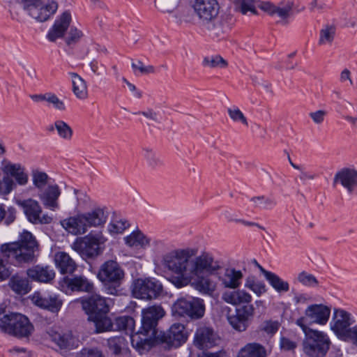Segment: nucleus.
<instances>
[{"mask_svg": "<svg viewBox=\"0 0 357 357\" xmlns=\"http://www.w3.org/2000/svg\"><path fill=\"white\" fill-rule=\"evenodd\" d=\"M197 251L192 248H176L162 255V265L176 275L170 280L176 287L187 286L200 274L213 275L221 269L220 261L211 252L204 251L197 255Z\"/></svg>", "mask_w": 357, "mask_h": 357, "instance_id": "f257e3e1", "label": "nucleus"}, {"mask_svg": "<svg viewBox=\"0 0 357 357\" xmlns=\"http://www.w3.org/2000/svg\"><path fill=\"white\" fill-rule=\"evenodd\" d=\"M222 299L225 303L236 306L245 304L236 309V314L227 317V320L231 326L239 332L245 331L249 320L254 316L255 307L250 304L252 301V296L244 289L236 291H225L222 294Z\"/></svg>", "mask_w": 357, "mask_h": 357, "instance_id": "f03ea898", "label": "nucleus"}, {"mask_svg": "<svg viewBox=\"0 0 357 357\" xmlns=\"http://www.w3.org/2000/svg\"><path fill=\"white\" fill-rule=\"evenodd\" d=\"M0 250L5 257L17 264H29L36 259L39 244L31 232L24 230L18 241L1 245Z\"/></svg>", "mask_w": 357, "mask_h": 357, "instance_id": "7ed1b4c3", "label": "nucleus"}, {"mask_svg": "<svg viewBox=\"0 0 357 357\" xmlns=\"http://www.w3.org/2000/svg\"><path fill=\"white\" fill-rule=\"evenodd\" d=\"M108 213L105 207H95L89 211L78 213L61 221V225L74 235L85 234L91 227L103 226L107 222Z\"/></svg>", "mask_w": 357, "mask_h": 357, "instance_id": "20e7f679", "label": "nucleus"}, {"mask_svg": "<svg viewBox=\"0 0 357 357\" xmlns=\"http://www.w3.org/2000/svg\"><path fill=\"white\" fill-rule=\"evenodd\" d=\"M305 333L303 342L304 353L310 357H324L330 349L331 342L328 335L322 331L309 328L305 324V318L300 317L296 321Z\"/></svg>", "mask_w": 357, "mask_h": 357, "instance_id": "39448f33", "label": "nucleus"}, {"mask_svg": "<svg viewBox=\"0 0 357 357\" xmlns=\"http://www.w3.org/2000/svg\"><path fill=\"white\" fill-rule=\"evenodd\" d=\"M1 170L3 173L0 178V196L8 195L17 186H24L29 182V175L24 166L13 163L7 160L2 161Z\"/></svg>", "mask_w": 357, "mask_h": 357, "instance_id": "423d86ee", "label": "nucleus"}, {"mask_svg": "<svg viewBox=\"0 0 357 357\" xmlns=\"http://www.w3.org/2000/svg\"><path fill=\"white\" fill-rule=\"evenodd\" d=\"M125 271L116 260H107L100 267L97 278L102 283L107 294L119 296L125 278Z\"/></svg>", "mask_w": 357, "mask_h": 357, "instance_id": "0eeeda50", "label": "nucleus"}, {"mask_svg": "<svg viewBox=\"0 0 357 357\" xmlns=\"http://www.w3.org/2000/svg\"><path fill=\"white\" fill-rule=\"evenodd\" d=\"M10 3L19 6L29 17L39 22L47 21L59 8L55 0H10Z\"/></svg>", "mask_w": 357, "mask_h": 357, "instance_id": "6e6552de", "label": "nucleus"}, {"mask_svg": "<svg viewBox=\"0 0 357 357\" xmlns=\"http://www.w3.org/2000/svg\"><path fill=\"white\" fill-rule=\"evenodd\" d=\"M0 328L17 338H28L34 331L29 319L19 313L4 314L0 318Z\"/></svg>", "mask_w": 357, "mask_h": 357, "instance_id": "1a4fd4ad", "label": "nucleus"}, {"mask_svg": "<svg viewBox=\"0 0 357 357\" xmlns=\"http://www.w3.org/2000/svg\"><path fill=\"white\" fill-rule=\"evenodd\" d=\"M107 238L102 232H91L83 238L77 239L71 248L84 258H94L100 255L103 250L101 245L104 244Z\"/></svg>", "mask_w": 357, "mask_h": 357, "instance_id": "9d476101", "label": "nucleus"}, {"mask_svg": "<svg viewBox=\"0 0 357 357\" xmlns=\"http://www.w3.org/2000/svg\"><path fill=\"white\" fill-rule=\"evenodd\" d=\"M204 312V302L199 298H180L172 306V313L174 316L188 318L192 320L202 318Z\"/></svg>", "mask_w": 357, "mask_h": 357, "instance_id": "9b49d317", "label": "nucleus"}, {"mask_svg": "<svg viewBox=\"0 0 357 357\" xmlns=\"http://www.w3.org/2000/svg\"><path fill=\"white\" fill-rule=\"evenodd\" d=\"M188 334L185 326L182 324H172L165 332L158 331L151 341V345L153 344H163L169 349L177 348L185 342Z\"/></svg>", "mask_w": 357, "mask_h": 357, "instance_id": "f8f14e48", "label": "nucleus"}, {"mask_svg": "<svg viewBox=\"0 0 357 357\" xmlns=\"http://www.w3.org/2000/svg\"><path fill=\"white\" fill-rule=\"evenodd\" d=\"M165 314L164 309L160 305H153L144 308L142 311V326L138 333L144 335L151 341L158 333L156 328L158 321ZM151 344V342H149Z\"/></svg>", "mask_w": 357, "mask_h": 357, "instance_id": "ddd939ff", "label": "nucleus"}, {"mask_svg": "<svg viewBox=\"0 0 357 357\" xmlns=\"http://www.w3.org/2000/svg\"><path fill=\"white\" fill-rule=\"evenodd\" d=\"M163 287L160 281L153 278H149L135 280L133 283L132 292L137 298L152 300L160 296Z\"/></svg>", "mask_w": 357, "mask_h": 357, "instance_id": "4468645a", "label": "nucleus"}, {"mask_svg": "<svg viewBox=\"0 0 357 357\" xmlns=\"http://www.w3.org/2000/svg\"><path fill=\"white\" fill-rule=\"evenodd\" d=\"M18 204L22 208L26 218L33 225H49L53 222V217L43 213L39 202L33 199L20 201Z\"/></svg>", "mask_w": 357, "mask_h": 357, "instance_id": "2eb2a0df", "label": "nucleus"}, {"mask_svg": "<svg viewBox=\"0 0 357 357\" xmlns=\"http://www.w3.org/2000/svg\"><path fill=\"white\" fill-rule=\"evenodd\" d=\"M135 324L134 319L130 316L118 317L114 319V331H123L126 334H130L132 346L138 349H145L146 346L150 347V340L147 338L140 339L138 333L132 335Z\"/></svg>", "mask_w": 357, "mask_h": 357, "instance_id": "dca6fc26", "label": "nucleus"}, {"mask_svg": "<svg viewBox=\"0 0 357 357\" xmlns=\"http://www.w3.org/2000/svg\"><path fill=\"white\" fill-rule=\"evenodd\" d=\"M354 322V320L349 312L342 309L335 308L331 329L340 340H343Z\"/></svg>", "mask_w": 357, "mask_h": 357, "instance_id": "f3484780", "label": "nucleus"}, {"mask_svg": "<svg viewBox=\"0 0 357 357\" xmlns=\"http://www.w3.org/2000/svg\"><path fill=\"white\" fill-rule=\"evenodd\" d=\"M257 7L270 15H277L281 19L282 24H287L291 17L294 3L291 1H281L275 5L270 1H262L257 3Z\"/></svg>", "mask_w": 357, "mask_h": 357, "instance_id": "a211bd4d", "label": "nucleus"}, {"mask_svg": "<svg viewBox=\"0 0 357 357\" xmlns=\"http://www.w3.org/2000/svg\"><path fill=\"white\" fill-rule=\"evenodd\" d=\"M82 305L85 312L89 314V319L98 315L107 314L109 311L106 298L99 294H93L83 299Z\"/></svg>", "mask_w": 357, "mask_h": 357, "instance_id": "6ab92c4d", "label": "nucleus"}, {"mask_svg": "<svg viewBox=\"0 0 357 357\" xmlns=\"http://www.w3.org/2000/svg\"><path fill=\"white\" fill-rule=\"evenodd\" d=\"M193 8L201 20L209 22L218 16L219 5L216 0H195Z\"/></svg>", "mask_w": 357, "mask_h": 357, "instance_id": "aec40b11", "label": "nucleus"}, {"mask_svg": "<svg viewBox=\"0 0 357 357\" xmlns=\"http://www.w3.org/2000/svg\"><path fill=\"white\" fill-rule=\"evenodd\" d=\"M71 22L72 15L70 11L65 10L55 20L47 34V38L50 42H55L57 39L63 38Z\"/></svg>", "mask_w": 357, "mask_h": 357, "instance_id": "412c9836", "label": "nucleus"}, {"mask_svg": "<svg viewBox=\"0 0 357 357\" xmlns=\"http://www.w3.org/2000/svg\"><path fill=\"white\" fill-rule=\"evenodd\" d=\"M340 183L349 194L357 189V169L354 167H343L337 171L333 178V184Z\"/></svg>", "mask_w": 357, "mask_h": 357, "instance_id": "4be33fe9", "label": "nucleus"}, {"mask_svg": "<svg viewBox=\"0 0 357 357\" xmlns=\"http://www.w3.org/2000/svg\"><path fill=\"white\" fill-rule=\"evenodd\" d=\"M331 308L323 304H312L305 310V324L308 319L310 324L325 325L330 317Z\"/></svg>", "mask_w": 357, "mask_h": 357, "instance_id": "5701e85b", "label": "nucleus"}, {"mask_svg": "<svg viewBox=\"0 0 357 357\" xmlns=\"http://www.w3.org/2000/svg\"><path fill=\"white\" fill-rule=\"evenodd\" d=\"M61 193L59 185L54 184L40 190L38 196L45 208L54 211L59 208L58 201Z\"/></svg>", "mask_w": 357, "mask_h": 357, "instance_id": "b1692460", "label": "nucleus"}, {"mask_svg": "<svg viewBox=\"0 0 357 357\" xmlns=\"http://www.w3.org/2000/svg\"><path fill=\"white\" fill-rule=\"evenodd\" d=\"M243 278V272L232 267L225 268L224 273L218 276L221 285L224 288L234 289L233 291L239 289Z\"/></svg>", "mask_w": 357, "mask_h": 357, "instance_id": "393cba45", "label": "nucleus"}, {"mask_svg": "<svg viewBox=\"0 0 357 357\" xmlns=\"http://www.w3.org/2000/svg\"><path fill=\"white\" fill-rule=\"evenodd\" d=\"M31 301L36 305L52 312H58L63 304L56 295L42 296L38 292L33 295Z\"/></svg>", "mask_w": 357, "mask_h": 357, "instance_id": "a878e982", "label": "nucleus"}, {"mask_svg": "<svg viewBox=\"0 0 357 357\" xmlns=\"http://www.w3.org/2000/svg\"><path fill=\"white\" fill-rule=\"evenodd\" d=\"M27 276L40 282H50L55 277L54 271L49 266L36 265L26 270Z\"/></svg>", "mask_w": 357, "mask_h": 357, "instance_id": "bb28decb", "label": "nucleus"}, {"mask_svg": "<svg viewBox=\"0 0 357 357\" xmlns=\"http://www.w3.org/2000/svg\"><path fill=\"white\" fill-rule=\"evenodd\" d=\"M216 337L212 329L200 328L195 335L194 344L199 349H206L215 344Z\"/></svg>", "mask_w": 357, "mask_h": 357, "instance_id": "cd10ccee", "label": "nucleus"}, {"mask_svg": "<svg viewBox=\"0 0 357 357\" xmlns=\"http://www.w3.org/2000/svg\"><path fill=\"white\" fill-rule=\"evenodd\" d=\"M200 274L192 280V286L202 294L212 296L217 289V282L208 276Z\"/></svg>", "mask_w": 357, "mask_h": 357, "instance_id": "c85d7f7f", "label": "nucleus"}, {"mask_svg": "<svg viewBox=\"0 0 357 357\" xmlns=\"http://www.w3.org/2000/svg\"><path fill=\"white\" fill-rule=\"evenodd\" d=\"M56 267L62 274H72L77 268L75 261L64 252H59L54 256Z\"/></svg>", "mask_w": 357, "mask_h": 357, "instance_id": "c756f323", "label": "nucleus"}, {"mask_svg": "<svg viewBox=\"0 0 357 357\" xmlns=\"http://www.w3.org/2000/svg\"><path fill=\"white\" fill-rule=\"evenodd\" d=\"M72 91L75 97L79 100H85L88 98V87L86 81L77 73L70 72Z\"/></svg>", "mask_w": 357, "mask_h": 357, "instance_id": "7c9ffc66", "label": "nucleus"}, {"mask_svg": "<svg viewBox=\"0 0 357 357\" xmlns=\"http://www.w3.org/2000/svg\"><path fill=\"white\" fill-rule=\"evenodd\" d=\"M266 348L259 343L252 342L246 344L238 352L236 357H266Z\"/></svg>", "mask_w": 357, "mask_h": 357, "instance_id": "2f4dec72", "label": "nucleus"}, {"mask_svg": "<svg viewBox=\"0 0 357 357\" xmlns=\"http://www.w3.org/2000/svg\"><path fill=\"white\" fill-rule=\"evenodd\" d=\"M49 338L55 342L61 349H72L75 346V340L71 333L61 334L50 330L47 332Z\"/></svg>", "mask_w": 357, "mask_h": 357, "instance_id": "473e14b6", "label": "nucleus"}, {"mask_svg": "<svg viewBox=\"0 0 357 357\" xmlns=\"http://www.w3.org/2000/svg\"><path fill=\"white\" fill-rule=\"evenodd\" d=\"M8 285L16 294L22 295L26 294L31 289L29 280L19 275H13L10 279Z\"/></svg>", "mask_w": 357, "mask_h": 357, "instance_id": "72a5a7b5", "label": "nucleus"}, {"mask_svg": "<svg viewBox=\"0 0 357 357\" xmlns=\"http://www.w3.org/2000/svg\"><path fill=\"white\" fill-rule=\"evenodd\" d=\"M68 287L73 291L91 292L93 284L84 276H76L68 280Z\"/></svg>", "mask_w": 357, "mask_h": 357, "instance_id": "f704fd0d", "label": "nucleus"}, {"mask_svg": "<svg viewBox=\"0 0 357 357\" xmlns=\"http://www.w3.org/2000/svg\"><path fill=\"white\" fill-rule=\"evenodd\" d=\"M336 27L333 24H325L319 31L318 45L319 46L331 45L335 39Z\"/></svg>", "mask_w": 357, "mask_h": 357, "instance_id": "c9c22d12", "label": "nucleus"}, {"mask_svg": "<svg viewBox=\"0 0 357 357\" xmlns=\"http://www.w3.org/2000/svg\"><path fill=\"white\" fill-rule=\"evenodd\" d=\"M126 245L130 247L145 248L150 243V239L139 230L134 231L124 238Z\"/></svg>", "mask_w": 357, "mask_h": 357, "instance_id": "e433bc0d", "label": "nucleus"}, {"mask_svg": "<svg viewBox=\"0 0 357 357\" xmlns=\"http://www.w3.org/2000/svg\"><path fill=\"white\" fill-rule=\"evenodd\" d=\"M89 320L94 322L96 332L98 333L114 331V321H112L106 314L98 315Z\"/></svg>", "mask_w": 357, "mask_h": 357, "instance_id": "4c0bfd02", "label": "nucleus"}, {"mask_svg": "<svg viewBox=\"0 0 357 357\" xmlns=\"http://www.w3.org/2000/svg\"><path fill=\"white\" fill-rule=\"evenodd\" d=\"M269 284L278 293H285L289 291V284L287 281L282 280L277 274L270 272L265 278Z\"/></svg>", "mask_w": 357, "mask_h": 357, "instance_id": "58836bf2", "label": "nucleus"}, {"mask_svg": "<svg viewBox=\"0 0 357 357\" xmlns=\"http://www.w3.org/2000/svg\"><path fill=\"white\" fill-rule=\"evenodd\" d=\"M244 287L253 291L257 296H260L267 291L265 283L257 280L254 275H249L245 278Z\"/></svg>", "mask_w": 357, "mask_h": 357, "instance_id": "ea45409f", "label": "nucleus"}, {"mask_svg": "<svg viewBox=\"0 0 357 357\" xmlns=\"http://www.w3.org/2000/svg\"><path fill=\"white\" fill-rule=\"evenodd\" d=\"M227 112L230 120L235 123H240L245 127L248 126V121L245 115L236 105H231L227 108Z\"/></svg>", "mask_w": 357, "mask_h": 357, "instance_id": "a19ab883", "label": "nucleus"}, {"mask_svg": "<svg viewBox=\"0 0 357 357\" xmlns=\"http://www.w3.org/2000/svg\"><path fill=\"white\" fill-rule=\"evenodd\" d=\"M202 64L204 66L211 68L223 69L228 66L227 61L218 54L204 57Z\"/></svg>", "mask_w": 357, "mask_h": 357, "instance_id": "79ce46f5", "label": "nucleus"}, {"mask_svg": "<svg viewBox=\"0 0 357 357\" xmlns=\"http://www.w3.org/2000/svg\"><path fill=\"white\" fill-rule=\"evenodd\" d=\"M54 127L58 135L64 140H70L73 131L70 126L63 121L57 120L54 122Z\"/></svg>", "mask_w": 357, "mask_h": 357, "instance_id": "37998d69", "label": "nucleus"}, {"mask_svg": "<svg viewBox=\"0 0 357 357\" xmlns=\"http://www.w3.org/2000/svg\"><path fill=\"white\" fill-rule=\"evenodd\" d=\"M33 185L38 190H42L47 184L49 176L44 172L33 170L31 173Z\"/></svg>", "mask_w": 357, "mask_h": 357, "instance_id": "c03bdc74", "label": "nucleus"}, {"mask_svg": "<svg viewBox=\"0 0 357 357\" xmlns=\"http://www.w3.org/2000/svg\"><path fill=\"white\" fill-rule=\"evenodd\" d=\"M296 280L300 284L305 287H316L319 285V282L316 277L305 271L298 274Z\"/></svg>", "mask_w": 357, "mask_h": 357, "instance_id": "a18cd8bd", "label": "nucleus"}, {"mask_svg": "<svg viewBox=\"0 0 357 357\" xmlns=\"http://www.w3.org/2000/svg\"><path fill=\"white\" fill-rule=\"evenodd\" d=\"M143 155L147 164L151 167H155L162 163L160 155L151 148H144Z\"/></svg>", "mask_w": 357, "mask_h": 357, "instance_id": "49530a36", "label": "nucleus"}, {"mask_svg": "<svg viewBox=\"0 0 357 357\" xmlns=\"http://www.w3.org/2000/svg\"><path fill=\"white\" fill-rule=\"evenodd\" d=\"M17 217V210L13 206L8 207L5 210L3 204H0V222L4 220L5 224L10 225L13 223Z\"/></svg>", "mask_w": 357, "mask_h": 357, "instance_id": "de8ad7c7", "label": "nucleus"}, {"mask_svg": "<svg viewBox=\"0 0 357 357\" xmlns=\"http://www.w3.org/2000/svg\"><path fill=\"white\" fill-rule=\"evenodd\" d=\"M83 35L81 30L73 26L70 28L67 36L65 38V42L68 46L75 45L79 41Z\"/></svg>", "mask_w": 357, "mask_h": 357, "instance_id": "09e8293b", "label": "nucleus"}, {"mask_svg": "<svg viewBox=\"0 0 357 357\" xmlns=\"http://www.w3.org/2000/svg\"><path fill=\"white\" fill-rule=\"evenodd\" d=\"M109 347L117 354L121 352L122 347L125 344V339L122 336H116L107 340Z\"/></svg>", "mask_w": 357, "mask_h": 357, "instance_id": "8fccbe9b", "label": "nucleus"}, {"mask_svg": "<svg viewBox=\"0 0 357 357\" xmlns=\"http://www.w3.org/2000/svg\"><path fill=\"white\" fill-rule=\"evenodd\" d=\"M128 226H129V224L126 220H115L109 225L108 229L110 233L121 234L127 227H128Z\"/></svg>", "mask_w": 357, "mask_h": 357, "instance_id": "3c124183", "label": "nucleus"}, {"mask_svg": "<svg viewBox=\"0 0 357 357\" xmlns=\"http://www.w3.org/2000/svg\"><path fill=\"white\" fill-rule=\"evenodd\" d=\"M250 202L255 207H259L261 206H269L275 204V202L272 199L264 196L253 197L250 199Z\"/></svg>", "mask_w": 357, "mask_h": 357, "instance_id": "603ef678", "label": "nucleus"}, {"mask_svg": "<svg viewBox=\"0 0 357 357\" xmlns=\"http://www.w3.org/2000/svg\"><path fill=\"white\" fill-rule=\"evenodd\" d=\"M132 68L134 70H139L141 74L149 75L155 73L154 66L149 65L145 66L142 61H137L136 63H132Z\"/></svg>", "mask_w": 357, "mask_h": 357, "instance_id": "864d4df0", "label": "nucleus"}, {"mask_svg": "<svg viewBox=\"0 0 357 357\" xmlns=\"http://www.w3.org/2000/svg\"><path fill=\"white\" fill-rule=\"evenodd\" d=\"M280 323L278 321L268 320L263 322L261 330L268 334H275L279 329Z\"/></svg>", "mask_w": 357, "mask_h": 357, "instance_id": "5fc2aeb1", "label": "nucleus"}, {"mask_svg": "<svg viewBox=\"0 0 357 357\" xmlns=\"http://www.w3.org/2000/svg\"><path fill=\"white\" fill-rule=\"evenodd\" d=\"M240 10L243 15H245L248 11L255 15L257 14L253 0H240Z\"/></svg>", "mask_w": 357, "mask_h": 357, "instance_id": "6e6d98bb", "label": "nucleus"}, {"mask_svg": "<svg viewBox=\"0 0 357 357\" xmlns=\"http://www.w3.org/2000/svg\"><path fill=\"white\" fill-rule=\"evenodd\" d=\"M327 115V112L324 109H319L309 113V116L317 125H321L324 123Z\"/></svg>", "mask_w": 357, "mask_h": 357, "instance_id": "4d7b16f0", "label": "nucleus"}, {"mask_svg": "<svg viewBox=\"0 0 357 357\" xmlns=\"http://www.w3.org/2000/svg\"><path fill=\"white\" fill-rule=\"evenodd\" d=\"M46 101L52 104L54 108L59 111L66 109L64 102L54 93H47Z\"/></svg>", "mask_w": 357, "mask_h": 357, "instance_id": "13d9d810", "label": "nucleus"}, {"mask_svg": "<svg viewBox=\"0 0 357 357\" xmlns=\"http://www.w3.org/2000/svg\"><path fill=\"white\" fill-rule=\"evenodd\" d=\"M342 341L350 342L357 347V324L352 326Z\"/></svg>", "mask_w": 357, "mask_h": 357, "instance_id": "bf43d9fd", "label": "nucleus"}, {"mask_svg": "<svg viewBox=\"0 0 357 357\" xmlns=\"http://www.w3.org/2000/svg\"><path fill=\"white\" fill-rule=\"evenodd\" d=\"M280 345L282 349L285 351L294 350L297 347V343L289 338L282 337L280 341Z\"/></svg>", "mask_w": 357, "mask_h": 357, "instance_id": "052dcab7", "label": "nucleus"}, {"mask_svg": "<svg viewBox=\"0 0 357 357\" xmlns=\"http://www.w3.org/2000/svg\"><path fill=\"white\" fill-rule=\"evenodd\" d=\"M76 357H103L98 349H84L77 354Z\"/></svg>", "mask_w": 357, "mask_h": 357, "instance_id": "680f3d73", "label": "nucleus"}, {"mask_svg": "<svg viewBox=\"0 0 357 357\" xmlns=\"http://www.w3.org/2000/svg\"><path fill=\"white\" fill-rule=\"evenodd\" d=\"M11 272L0 257V282L8 278Z\"/></svg>", "mask_w": 357, "mask_h": 357, "instance_id": "e2e57ef3", "label": "nucleus"}, {"mask_svg": "<svg viewBox=\"0 0 357 357\" xmlns=\"http://www.w3.org/2000/svg\"><path fill=\"white\" fill-rule=\"evenodd\" d=\"M139 114L142 115L146 119H149L154 122L158 121V114L151 108H149L145 111L139 112Z\"/></svg>", "mask_w": 357, "mask_h": 357, "instance_id": "0e129e2a", "label": "nucleus"}, {"mask_svg": "<svg viewBox=\"0 0 357 357\" xmlns=\"http://www.w3.org/2000/svg\"><path fill=\"white\" fill-rule=\"evenodd\" d=\"M340 81L344 83L348 81L350 85H353V81L351 77V71L348 68L343 69L340 75Z\"/></svg>", "mask_w": 357, "mask_h": 357, "instance_id": "69168bd1", "label": "nucleus"}, {"mask_svg": "<svg viewBox=\"0 0 357 357\" xmlns=\"http://www.w3.org/2000/svg\"><path fill=\"white\" fill-rule=\"evenodd\" d=\"M310 300V298L306 294H296L294 296V301L296 304L306 303Z\"/></svg>", "mask_w": 357, "mask_h": 357, "instance_id": "338daca9", "label": "nucleus"}, {"mask_svg": "<svg viewBox=\"0 0 357 357\" xmlns=\"http://www.w3.org/2000/svg\"><path fill=\"white\" fill-rule=\"evenodd\" d=\"M225 353L220 351L217 352H204L202 357H222Z\"/></svg>", "mask_w": 357, "mask_h": 357, "instance_id": "774afa93", "label": "nucleus"}]
</instances>
